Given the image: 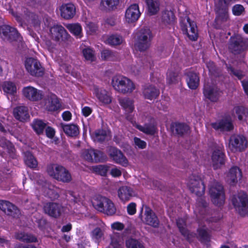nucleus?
Wrapping results in <instances>:
<instances>
[{"mask_svg":"<svg viewBox=\"0 0 248 248\" xmlns=\"http://www.w3.org/2000/svg\"><path fill=\"white\" fill-rule=\"evenodd\" d=\"M187 186L191 193L198 197L196 203L199 207L206 209L208 206L204 198L202 196L204 194L205 186L201 178L197 175H192L189 177Z\"/></svg>","mask_w":248,"mask_h":248,"instance_id":"f257e3e1","label":"nucleus"},{"mask_svg":"<svg viewBox=\"0 0 248 248\" xmlns=\"http://www.w3.org/2000/svg\"><path fill=\"white\" fill-rule=\"evenodd\" d=\"M247 49V42L241 35L234 33L230 37L228 41V50L230 53L234 55H241L244 59Z\"/></svg>","mask_w":248,"mask_h":248,"instance_id":"f03ea898","label":"nucleus"},{"mask_svg":"<svg viewBox=\"0 0 248 248\" xmlns=\"http://www.w3.org/2000/svg\"><path fill=\"white\" fill-rule=\"evenodd\" d=\"M153 35L151 31L148 28H142L137 33V38L134 46L136 49L144 52L150 46Z\"/></svg>","mask_w":248,"mask_h":248,"instance_id":"7ed1b4c3","label":"nucleus"},{"mask_svg":"<svg viewBox=\"0 0 248 248\" xmlns=\"http://www.w3.org/2000/svg\"><path fill=\"white\" fill-rule=\"evenodd\" d=\"M111 85L116 91L123 94L130 93L135 89V84L132 81L122 76L113 77Z\"/></svg>","mask_w":248,"mask_h":248,"instance_id":"20e7f679","label":"nucleus"},{"mask_svg":"<svg viewBox=\"0 0 248 248\" xmlns=\"http://www.w3.org/2000/svg\"><path fill=\"white\" fill-rule=\"evenodd\" d=\"M47 172L49 175L58 181L69 183L72 180L71 173L64 167L58 164H51L47 167Z\"/></svg>","mask_w":248,"mask_h":248,"instance_id":"39448f33","label":"nucleus"},{"mask_svg":"<svg viewBox=\"0 0 248 248\" xmlns=\"http://www.w3.org/2000/svg\"><path fill=\"white\" fill-rule=\"evenodd\" d=\"M93 205L95 209L107 215L111 216L116 212V208L112 202L108 198L97 195L93 202Z\"/></svg>","mask_w":248,"mask_h":248,"instance_id":"423d86ee","label":"nucleus"},{"mask_svg":"<svg viewBox=\"0 0 248 248\" xmlns=\"http://www.w3.org/2000/svg\"><path fill=\"white\" fill-rule=\"evenodd\" d=\"M209 192L211 201L215 205L220 207L224 204L225 194L222 184L218 182H214L210 186Z\"/></svg>","mask_w":248,"mask_h":248,"instance_id":"0eeeda50","label":"nucleus"},{"mask_svg":"<svg viewBox=\"0 0 248 248\" xmlns=\"http://www.w3.org/2000/svg\"><path fill=\"white\" fill-rule=\"evenodd\" d=\"M232 202L239 214L245 217L248 213V195L244 192H239L232 197Z\"/></svg>","mask_w":248,"mask_h":248,"instance_id":"6e6552de","label":"nucleus"},{"mask_svg":"<svg viewBox=\"0 0 248 248\" xmlns=\"http://www.w3.org/2000/svg\"><path fill=\"white\" fill-rule=\"evenodd\" d=\"M180 26L183 34L186 35L189 40L196 41L198 38V33L196 23L191 20L189 17H186L185 19L180 21Z\"/></svg>","mask_w":248,"mask_h":248,"instance_id":"1a4fd4ad","label":"nucleus"},{"mask_svg":"<svg viewBox=\"0 0 248 248\" xmlns=\"http://www.w3.org/2000/svg\"><path fill=\"white\" fill-rule=\"evenodd\" d=\"M25 66L27 71L32 76L41 77L44 74L45 69L37 59L32 57L27 58Z\"/></svg>","mask_w":248,"mask_h":248,"instance_id":"9d476101","label":"nucleus"},{"mask_svg":"<svg viewBox=\"0 0 248 248\" xmlns=\"http://www.w3.org/2000/svg\"><path fill=\"white\" fill-rule=\"evenodd\" d=\"M248 142L245 137L242 135H232L229 140V146L232 152H243L247 147Z\"/></svg>","mask_w":248,"mask_h":248,"instance_id":"9b49d317","label":"nucleus"},{"mask_svg":"<svg viewBox=\"0 0 248 248\" xmlns=\"http://www.w3.org/2000/svg\"><path fill=\"white\" fill-rule=\"evenodd\" d=\"M211 126L215 130L222 132H230L234 128L232 119L229 115H224L215 122L212 123Z\"/></svg>","mask_w":248,"mask_h":248,"instance_id":"f8f14e48","label":"nucleus"},{"mask_svg":"<svg viewBox=\"0 0 248 248\" xmlns=\"http://www.w3.org/2000/svg\"><path fill=\"white\" fill-rule=\"evenodd\" d=\"M107 153L109 158L115 163L126 167L128 160L121 150L115 146H110L107 149Z\"/></svg>","mask_w":248,"mask_h":248,"instance_id":"ddd939ff","label":"nucleus"},{"mask_svg":"<svg viewBox=\"0 0 248 248\" xmlns=\"http://www.w3.org/2000/svg\"><path fill=\"white\" fill-rule=\"evenodd\" d=\"M1 31L2 34L1 37L3 40L10 43L20 41L22 39L17 30L9 25H1Z\"/></svg>","mask_w":248,"mask_h":248,"instance_id":"4468645a","label":"nucleus"},{"mask_svg":"<svg viewBox=\"0 0 248 248\" xmlns=\"http://www.w3.org/2000/svg\"><path fill=\"white\" fill-rule=\"evenodd\" d=\"M52 39L56 42H65L68 40L70 35L61 25L55 24L49 30Z\"/></svg>","mask_w":248,"mask_h":248,"instance_id":"2eb2a0df","label":"nucleus"},{"mask_svg":"<svg viewBox=\"0 0 248 248\" xmlns=\"http://www.w3.org/2000/svg\"><path fill=\"white\" fill-rule=\"evenodd\" d=\"M43 210L45 214L57 218L61 216L63 211V207L58 203L48 202L44 205Z\"/></svg>","mask_w":248,"mask_h":248,"instance_id":"dca6fc26","label":"nucleus"},{"mask_svg":"<svg viewBox=\"0 0 248 248\" xmlns=\"http://www.w3.org/2000/svg\"><path fill=\"white\" fill-rule=\"evenodd\" d=\"M211 159L215 170L225 164V155L223 147L218 146L215 148L212 152Z\"/></svg>","mask_w":248,"mask_h":248,"instance_id":"f3484780","label":"nucleus"},{"mask_svg":"<svg viewBox=\"0 0 248 248\" xmlns=\"http://www.w3.org/2000/svg\"><path fill=\"white\" fill-rule=\"evenodd\" d=\"M233 0H219L217 7L218 13V19L221 22L226 21L228 18V6L231 4ZM217 17L216 18L217 19Z\"/></svg>","mask_w":248,"mask_h":248,"instance_id":"a211bd4d","label":"nucleus"},{"mask_svg":"<svg viewBox=\"0 0 248 248\" xmlns=\"http://www.w3.org/2000/svg\"><path fill=\"white\" fill-rule=\"evenodd\" d=\"M171 132L175 135L183 137L188 134L190 131L189 126L185 123L179 122H172L170 125Z\"/></svg>","mask_w":248,"mask_h":248,"instance_id":"6ab92c4d","label":"nucleus"},{"mask_svg":"<svg viewBox=\"0 0 248 248\" xmlns=\"http://www.w3.org/2000/svg\"><path fill=\"white\" fill-rule=\"evenodd\" d=\"M93 94L95 96L98 101L104 105L110 104L112 102V97L108 92L106 90L94 86Z\"/></svg>","mask_w":248,"mask_h":248,"instance_id":"aec40b11","label":"nucleus"},{"mask_svg":"<svg viewBox=\"0 0 248 248\" xmlns=\"http://www.w3.org/2000/svg\"><path fill=\"white\" fill-rule=\"evenodd\" d=\"M23 96L31 101H38L42 99L40 91L31 86L24 87L22 90Z\"/></svg>","mask_w":248,"mask_h":248,"instance_id":"412c9836","label":"nucleus"},{"mask_svg":"<svg viewBox=\"0 0 248 248\" xmlns=\"http://www.w3.org/2000/svg\"><path fill=\"white\" fill-rule=\"evenodd\" d=\"M1 211L5 214L14 218H18L20 215L19 209L9 201L1 200Z\"/></svg>","mask_w":248,"mask_h":248,"instance_id":"4be33fe9","label":"nucleus"},{"mask_svg":"<svg viewBox=\"0 0 248 248\" xmlns=\"http://www.w3.org/2000/svg\"><path fill=\"white\" fill-rule=\"evenodd\" d=\"M1 147L3 151H1V156L4 157L5 153L6 152L9 157L12 159H16L17 155L16 150L14 144L9 140L1 137Z\"/></svg>","mask_w":248,"mask_h":248,"instance_id":"5701e85b","label":"nucleus"},{"mask_svg":"<svg viewBox=\"0 0 248 248\" xmlns=\"http://www.w3.org/2000/svg\"><path fill=\"white\" fill-rule=\"evenodd\" d=\"M102 153L99 150L88 149L82 153L83 158L89 162H99L102 160Z\"/></svg>","mask_w":248,"mask_h":248,"instance_id":"b1692460","label":"nucleus"},{"mask_svg":"<svg viewBox=\"0 0 248 248\" xmlns=\"http://www.w3.org/2000/svg\"><path fill=\"white\" fill-rule=\"evenodd\" d=\"M204 96L212 102H217L220 97V92L219 89L212 86L204 85L203 88Z\"/></svg>","mask_w":248,"mask_h":248,"instance_id":"393cba45","label":"nucleus"},{"mask_svg":"<svg viewBox=\"0 0 248 248\" xmlns=\"http://www.w3.org/2000/svg\"><path fill=\"white\" fill-rule=\"evenodd\" d=\"M145 218L144 223L155 228H158L159 220L156 214L148 206H145Z\"/></svg>","mask_w":248,"mask_h":248,"instance_id":"a878e982","label":"nucleus"},{"mask_svg":"<svg viewBox=\"0 0 248 248\" xmlns=\"http://www.w3.org/2000/svg\"><path fill=\"white\" fill-rule=\"evenodd\" d=\"M140 15L139 5L134 3L129 6L126 9L125 16L128 23H133L138 20Z\"/></svg>","mask_w":248,"mask_h":248,"instance_id":"bb28decb","label":"nucleus"},{"mask_svg":"<svg viewBox=\"0 0 248 248\" xmlns=\"http://www.w3.org/2000/svg\"><path fill=\"white\" fill-rule=\"evenodd\" d=\"M119 103L125 111L126 119L131 121L132 117L130 113L135 108L133 101L128 97H124L119 99Z\"/></svg>","mask_w":248,"mask_h":248,"instance_id":"cd10ccee","label":"nucleus"},{"mask_svg":"<svg viewBox=\"0 0 248 248\" xmlns=\"http://www.w3.org/2000/svg\"><path fill=\"white\" fill-rule=\"evenodd\" d=\"M14 117L20 122H25L30 119L28 107L25 106H17L13 109Z\"/></svg>","mask_w":248,"mask_h":248,"instance_id":"c85d7f7f","label":"nucleus"},{"mask_svg":"<svg viewBox=\"0 0 248 248\" xmlns=\"http://www.w3.org/2000/svg\"><path fill=\"white\" fill-rule=\"evenodd\" d=\"M60 10L61 16L65 19H72L76 15V8L72 3L62 4Z\"/></svg>","mask_w":248,"mask_h":248,"instance_id":"c756f323","label":"nucleus"},{"mask_svg":"<svg viewBox=\"0 0 248 248\" xmlns=\"http://www.w3.org/2000/svg\"><path fill=\"white\" fill-rule=\"evenodd\" d=\"M176 224L181 234L186 238L187 241L190 242L194 237L195 234L191 232L186 228V220L184 218H178L176 220Z\"/></svg>","mask_w":248,"mask_h":248,"instance_id":"7c9ffc66","label":"nucleus"},{"mask_svg":"<svg viewBox=\"0 0 248 248\" xmlns=\"http://www.w3.org/2000/svg\"><path fill=\"white\" fill-rule=\"evenodd\" d=\"M142 94L145 99L152 100L158 97L160 90L154 85H146L143 88Z\"/></svg>","mask_w":248,"mask_h":248,"instance_id":"2f4dec72","label":"nucleus"},{"mask_svg":"<svg viewBox=\"0 0 248 248\" xmlns=\"http://www.w3.org/2000/svg\"><path fill=\"white\" fill-rule=\"evenodd\" d=\"M118 196L122 202H125L134 196V191L130 186H122L118 190Z\"/></svg>","mask_w":248,"mask_h":248,"instance_id":"473e14b6","label":"nucleus"},{"mask_svg":"<svg viewBox=\"0 0 248 248\" xmlns=\"http://www.w3.org/2000/svg\"><path fill=\"white\" fill-rule=\"evenodd\" d=\"M227 177L230 183L233 185L236 184L238 180L241 179L242 172L239 167L233 166L229 170Z\"/></svg>","mask_w":248,"mask_h":248,"instance_id":"72a5a7b5","label":"nucleus"},{"mask_svg":"<svg viewBox=\"0 0 248 248\" xmlns=\"http://www.w3.org/2000/svg\"><path fill=\"white\" fill-rule=\"evenodd\" d=\"M61 126L64 133L69 137H75L79 134V127L74 124H64L61 123Z\"/></svg>","mask_w":248,"mask_h":248,"instance_id":"f704fd0d","label":"nucleus"},{"mask_svg":"<svg viewBox=\"0 0 248 248\" xmlns=\"http://www.w3.org/2000/svg\"><path fill=\"white\" fill-rule=\"evenodd\" d=\"M186 80L188 87L192 90L196 89L200 83L198 74L193 71H189L186 73Z\"/></svg>","mask_w":248,"mask_h":248,"instance_id":"c9c22d12","label":"nucleus"},{"mask_svg":"<svg viewBox=\"0 0 248 248\" xmlns=\"http://www.w3.org/2000/svg\"><path fill=\"white\" fill-rule=\"evenodd\" d=\"M120 0H101L100 8L101 10L105 12H111L117 8Z\"/></svg>","mask_w":248,"mask_h":248,"instance_id":"e433bc0d","label":"nucleus"},{"mask_svg":"<svg viewBox=\"0 0 248 248\" xmlns=\"http://www.w3.org/2000/svg\"><path fill=\"white\" fill-rule=\"evenodd\" d=\"M15 236L16 239L24 243H30L37 242V237L31 233L25 232H17L15 234Z\"/></svg>","mask_w":248,"mask_h":248,"instance_id":"4c0bfd02","label":"nucleus"},{"mask_svg":"<svg viewBox=\"0 0 248 248\" xmlns=\"http://www.w3.org/2000/svg\"><path fill=\"white\" fill-rule=\"evenodd\" d=\"M145 3L150 15H155L159 12L160 5L159 0H145Z\"/></svg>","mask_w":248,"mask_h":248,"instance_id":"58836bf2","label":"nucleus"},{"mask_svg":"<svg viewBox=\"0 0 248 248\" xmlns=\"http://www.w3.org/2000/svg\"><path fill=\"white\" fill-rule=\"evenodd\" d=\"M62 105L57 97L54 94H51L48 98V104L47 105L46 108L49 111H56L59 110L61 108Z\"/></svg>","mask_w":248,"mask_h":248,"instance_id":"ea45409f","label":"nucleus"},{"mask_svg":"<svg viewBox=\"0 0 248 248\" xmlns=\"http://www.w3.org/2000/svg\"><path fill=\"white\" fill-rule=\"evenodd\" d=\"M31 126L37 135H41L43 134L46 124L41 120L35 119L32 121Z\"/></svg>","mask_w":248,"mask_h":248,"instance_id":"a19ab883","label":"nucleus"},{"mask_svg":"<svg viewBox=\"0 0 248 248\" xmlns=\"http://www.w3.org/2000/svg\"><path fill=\"white\" fill-rule=\"evenodd\" d=\"M175 19V16L172 11L165 10L162 12L161 20L166 25H173Z\"/></svg>","mask_w":248,"mask_h":248,"instance_id":"79ce46f5","label":"nucleus"},{"mask_svg":"<svg viewBox=\"0 0 248 248\" xmlns=\"http://www.w3.org/2000/svg\"><path fill=\"white\" fill-rule=\"evenodd\" d=\"M137 127L140 131L150 135H154L157 130L156 125L152 123H146L143 126L138 125Z\"/></svg>","mask_w":248,"mask_h":248,"instance_id":"37998d69","label":"nucleus"},{"mask_svg":"<svg viewBox=\"0 0 248 248\" xmlns=\"http://www.w3.org/2000/svg\"><path fill=\"white\" fill-rule=\"evenodd\" d=\"M24 160L25 164L29 168L34 169L37 168L38 162L32 153L29 151L24 153Z\"/></svg>","mask_w":248,"mask_h":248,"instance_id":"c03bdc74","label":"nucleus"},{"mask_svg":"<svg viewBox=\"0 0 248 248\" xmlns=\"http://www.w3.org/2000/svg\"><path fill=\"white\" fill-rule=\"evenodd\" d=\"M93 136L95 141L102 143L107 139V131L105 129L99 128L94 131Z\"/></svg>","mask_w":248,"mask_h":248,"instance_id":"a18cd8bd","label":"nucleus"},{"mask_svg":"<svg viewBox=\"0 0 248 248\" xmlns=\"http://www.w3.org/2000/svg\"><path fill=\"white\" fill-rule=\"evenodd\" d=\"M69 31L77 38L82 37V28L78 23L69 24L66 26Z\"/></svg>","mask_w":248,"mask_h":248,"instance_id":"49530a36","label":"nucleus"},{"mask_svg":"<svg viewBox=\"0 0 248 248\" xmlns=\"http://www.w3.org/2000/svg\"><path fill=\"white\" fill-rule=\"evenodd\" d=\"M198 238L201 243L206 244L211 241V235L206 229L199 228L197 229Z\"/></svg>","mask_w":248,"mask_h":248,"instance_id":"de8ad7c7","label":"nucleus"},{"mask_svg":"<svg viewBox=\"0 0 248 248\" xmlns=\"http://www.w3.org/2000/svg\"><path fill=\"white\" fill-rule=\"evenodd\" d=\"M233 110L239 120L241 121L248 118V109L247 108L242 106H237L234 107Z\"/></svg>","mask_w":248,"mask_h":248,"instance_id":"09e8293b","label":"nucleus"},{"mask_svg":"<svg viewBox=\"0 0 248 248\" xmlns=\"http://www.w3.org/2000/svg\"><path fill=\"white\" fill-rule=\"evenodd\" d=\"M107 42L111 46H118L122 43L123 38L117 34H112L108 37Z\"/></svg>","mask_w":248,"mask_h":248,"instance_id":"8fccbe9b","label":"nucleus"},{"mask_svg":"<svg viewBox=\"0 0 248 248\" xmlns=\"http://www.w3.org/2000/svg\"><path fill=\"white\" fill-rule=\"evenodd\" d=\"M83 56L86 61L93 62L95 61L96 57L94 51L90 47H86L82 51Z\"/></svg>","mask_w":248,"mask_h":248,"instance_id":"3c124183","label":"nucleus"},{"mask_svg":"<svg viewBox=\"0 0 248 248\" xmlns=\"http://www.w3.org/2000/svg\"><path fill=\"white\" fill-rule=\"evenodd\" d=\"M3 90L4 93L11 95H14L16 93V87L12 82H5L2 86Z\"/></svg>","mask_w":248,"mask_h":248,"instance_id":"603ef678","label":"nucleus"},{"mask_svg":"<svg viewBox=\"0 0 248 248\" xmlns=\"http://www.w3.org/2000/svg\"><path fill=\"white\" fill-rule=\"evenodd\" d=\"M227 70L230 75L236 77L238 79L241 80L244 77L243 72L240 70L235 69L231 64H226Z\"/></svg>","mask_w":248,"mask_h":248,"instance_id":"864d4df0","label":"nucleus"},{"mask_svg":"<svg viewBox=\"0 0 248 248\" xmlns=\"http://www.w3.org/2000/svg\"><path fill=\"white\" fill-rule=\"evenodd\" d=\"M126 245L127 248H145L143 243L133 238L126 241Z\"/></svg>","mask_w":248,"mask_h":248,"instance_id":"5fc2aeb1","label":"nucleus"},{"mask_svg":"<svg viewBox=\"0 0 248 248\" xmlns=\"http://www.w3.org/2000/svg\"><path fill=\"white\" fill-rule=\"evenodd\" d=\"M103 234L104 233L101 229L99 227L94 228L91 233L92 238L95 240V242L97 243H99Z\"/></svg>","mask_w":248,"mask_h":248,"instance_id":"6e6d98bb","label":"nucleus"},{"mask_svg":"<svg viewBox=\"0 0 248 248\" xmlns=\"http://www.w3.org/2000/svg\"><path fill=\"white\" fill-rule=\"evenodd\" d=\"M114 57V53L109 49H104L101 52V57L103 60H112Z\"/></svg>","mask_w":248,"mask_h":248,"instance_id":"4d7b16f0","label":"nucleus"},{"mask_svg":"<svg viewBox=\"0 0 248 248\" xmlns=\"http://www.w3.org/2000/svg\"><path fill=\"white\" fill-rule=\"evenodd\" d=\"M179 80L178 75L173 72H170L168 76L167 80L169 84L178 83Z\"/></svg>","mask_w":248,"mask_h":248,"instance_id":"13d9d810","label":"nucleus"},{"mask_svg":"<svg viewBox=\"0 0 248 248\" xmlns=\"http://www.w3.org/2000/svg\"><path fill=\"white\" fill-rule=\"evenodd\" d=\"M93 170L101 176H106L108 170V167L105 165L96 166L93 168Z\"/></svg>","mask_w":248,"mask_h":248,"instance_id":"bf43d9fd","label":"nucleus"},{"mask_svg":"<svg viewBox=\"0 0 248 248\" xmlns=\"http://www.w3.org/2000/svg\"><path fill=\"white\" fill-rule=\"evenodd\" d=\"M244 7L241 4H235L232 8V12L234 16H240L244 11Z\"/></svg>","mask_w":248,"mask_h":248,"instance_id":"052dcab7","label":"nucleus"},{"mask_svg":"<svg viewBox=\"0 0 248 248\" xmlns=\"http://www.w3.org/2000/svg\"><path fill=\"white\" fill-rule=\"evenodd\" d=\"M134 141L135 145L140 149H143L146 147V142L138 137H134Z\"/></svg>","mask_w":248,"mask_h":248,"instance_id":"680f3d73","label":"nucleus"},{"mask_svg":"<svg viewBox=\"0 0 248 248\" xmlns=\"http://www.w3.org/2000/svg\"><path fill=\"white\" fill-rule=\"evenodd\" d=\"M136 206L137 205L135 202H132L128 204L127 206V214L129 215L135 214L137 211Z\"/></svg>","mask_w":248,"mask_h":248,"instance_id":"e2e57ef3","label":"nucleus"},{"mask_svg":"<svg viewBox=\"0 0 248 248\" xmlns=\"http://www.w3.org/2000/svg\"><path fill=\"white\" fill-rule=\"evenodd\" d=\"M87 27L89 31L91 33H94L98 30V25L97 24L90 22L87 24Z\"/></svg>","mask_w":248,"mask_h":248,"instance_id":"0e129e2a","label":"nucleus"},{"mask_svg":"<svg viewBox=\"0 0 248 248\" xmlns=\"http://www.w3.org/2000/svg\"><path fill=\"white\" fill-rule=\"evenodd\" d=\"M45 132L46 136L49 139H53L55 135V129L49 126H46L45 128Z\"/></svg>","mask_w":248,"mask_h":248,"instance_id":"69168bd1","label":"nucleus"},{"mask_svg":"<svg viewBox=\"0 0 248 248\" xmlns=\"http://www.w3.org/2000/svg\"><path fill=\"white\" fill-rule=\"evenodd\" d=\"M38 227L41 230H44L46 228L47 220L45 218H40L37 221Z\"/></svg>","mask_w":248,"mask_h":248,"instance_id":"338daca9","label":"nucleus"},{"mask_svg":"<svg viewBox=\"0 0 248 248\" xmlns=\"http://www.w3.org/2000/svg\"><path fill=\"white\" fill-rule=\"evenodd\" d=\"M124 224L121 222H116L112 224L111 228L117 231H122L124 229Z\"/></svg>","mask_w":248,"mask_h":248,"instance_id":"774afa93","label":"nucleus"}]
</instances>
